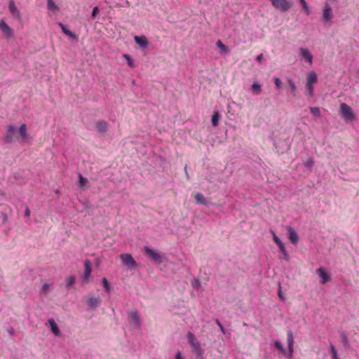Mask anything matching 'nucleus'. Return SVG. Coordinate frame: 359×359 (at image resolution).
<instances>
[{"label":"nucleus","mask_w":359,"mask_h":359,"mask_svg":"<svg viewBox=\"0 0 359 359\" xmlns=\"http://www.w3.org/2000/svg\"><path fill=\"white\" fill-rule=\"evenodd\" d=\"M75 281H76V278H75L74 276H69L66 279L67 286V287H71V286L74 285V283H75Z\"/></svg>","instance_id":"obj_32"},{"label":"nucleus","mask_w":359,"mask_h":359,"mask_svg":"<svg viewBox=\"0 0 359 359\" xmlns=\"http://www.w3.org/2000/svg\"><path fill=\"white\" fill-rule=\"evenodd\" d=\"M18 131L19 137L21 138L22 143H26L29 142V137L27 133V126L25 124L21 125Z\"/></svg>","instance_id":"obj_8"},{"label":"nucleus","mask_w":359,"mask_h":359,"mask_svg":"<svg viewBox=\"0 0 359 359\" xmlns=\"http://www.w3.org/2000/svg\"><path fill=\"white\" fill-rule=\"evenodd\" d=\"M310 111L316 117H320L321 115L320 108L317 107H310Z\"/></svg>","instance_id":"obj_28"},{"label":"nucleus","mask_w":359,"mask_h":359,"mask_svg":"<svg viewBox=\"0 0 359 359\" xmlns=\"http://www.w3.org/2000/svg\"><path fill=\"white\" fill-rule=\"evenodd\" d=\"M50 285L48 283L43 284L42 289H41V293L44 294H47L50 291Z\"/></svg>","instance_id":"obj_38"},{"label":"nucleus","mask_w":359,"mask_h":359,"mask_svg":"<svg viewBox=\"0 0 359 359\" xmlns=\"http://www.w3.org/2000/svg\"><path fill=\"white\" fill-rule=\"evenodd\" d=\"M201 283L199 280L196 279L193 283V286L194 287H198L200 286Z\"/></svg>","instance_id":"obj_46"},{"label":"nucleus","mask_w":359,"mask_h":359,"mask_svg":"<svg viewBox=\"0 0 359 359\" xmlns=\"http://www.w3.org/2000/svg\"><path fill=\"white\" fill-rule=\"evenodd\" d=\"M9 11L11 12L13 17L17 20H20L21 18V13L20 11L15 6V2L13 0H10L9 2Z\"/></svg>","instance_id":"obj_11"},{"label":"nucleus","mask_w":359,"mask_h":359,"mask_svg":"<svg viewBox=\"0 0 359 359\" xmlns=\"http://www.w3.org/2000/svg\"><path fill=\"white\" fill-rule=\"evenodd\" d=\"M25 215L27 217H29L30 216V211L28 207L25 208Z\"/></svg>","instance_id":"obj_48"},{"label":"nucleus","mask_w":359,"mask_h":359,"mask_svg":"<svg viewBox=\"0 0 359 359\" xmlns=\"http://www.w3.org/2000/svg\"><path fill=\"white\" fill-rule=\"evenodd\" d=\"M48 323L50 325V330L52 331V332L54 334L55 336H60V330L56 324V323L55 322L54 319L53 318H50L48 320Z\"/></svg>","instance_id":"obj_20"},{"label":"nucleus","mask_w":359,"mask_h":359,"mask_svg":"<svg viewBox=\"0 0 359 359\" xmlns=\"http://www.w3.org/2000/svg\"><path fill=\"white\" fill-rule=\"evenodd\" d=\"M287 82L290 85L291 91L293 93V95L295 96V93L297 92V86L294 82L292 79H288Z\"/></svg>","instance_id":"obj_31"},{"label":"nucleus","mask_w":359,"mask_h":359,"mask_svg":"<svg viewBox=\"0 0 359 359\" xmlns=\"http://www.w3.org/2000/svg\"><path fill=\"white\" fill-rule=\"evenodd\" d=\"M299 55L302 58L305 59L311 66L313 65V55L307 48H301L299 51Z\"/></svg>","instance_id":"obj_7"},{"label":"nucleus","mask_w":359,"mask_h":359,"mask_svg":"<svg viewBox=\"0 0 359 359\" xmlns=\"http://www.w3.org/2000/svg\"><path fill=\"white\" fill-rule=\"evenodd\" d=\"M0 29L7 38L13 37V29L4 21H0Z\"/></svg>","instance_id":"obj_9"},{"label":"nucleus","mask_w":359,"mask_h":359,"mask_svg":"<svg viewBox=\"0 0 359 359\" xmlns=\"http://www.w3.org/2000/svg\"><path fill=\"white\" fill-rule=\"evenodd\" d=\"M79 187L85 189V185L88 183V180L84 178L81 174L79 175Z\"/></svg>","instance_id":"obj_27"},{"label":"nucleus","mask_w":359,"mask_h":359,"mask_svg":"<svg viewBox=\"0 0 359 359\" xmlns=\"http://www.w3.org/2000/svg\"><path fill=\"white\" fill-rule=\"evenodd\" d=\"M272 233V235H273V241L278 245V246H280L282 245L283 244H284L280 240V238L276 236V234L275 233L274 231H271Z\"/></svg>","instance_id":"obj_36"},{"label":"nucleus","mask_w":359,"mask_h":359,"mask_svg":"<svg viewBox=\"0 0 359 359\" xmlns=\"http://www.w3.org/2000/svg\"><path fill=\"white\" fill-rule=\"evenodd\" d=\"M262 60H263V54H260V55H257V57H256V60L258 62H262Z\"/></svg>","instance_id":"obj_47"},{"label":"nucleus","mask_w":359,"mask_h":359,"mask_svg":"<svg viewBox=\"0 0 359 359\" xmlns=\"http://www.w3.org/2000/svg\"><path fill=\"white\" fill-rule=\"evenodd\" d=\"M274 83H275L276 88H281L282 82L278 78L274 79Z\"/></svg>","instance_id":"obj_43"},{"label":"nucleus","mask_w":359,"mask_h":359,"mask_svg":"<svg viewBox=\"0 0 359 359\" xmlns=\"http://www.w3.org/2000/svg\"><path fill=\"white\" fill-rule=\"evenodd\" d=\"M129 318L133 325L135 327H140V318L137 311L134 310L129 312Z\"/></svg>","instance_id":"obj_10"},{"label":"nucleus","mask_w":359,"mask_h":359,"mask_svg":"<svg viewBox=\"0 0 359 359\" xmlns=\"http://www.w3.org/2000/svg\"><path fill=\"white\" fill-rule=\"evenodd\" d=\"M120 258L122 263L129 268H134L137 265L135 260L130 254H122L121 255Z\"/></svg>","instance_id":"obj_5"},{"label":"nucleus","mask_w":359,"mask_h":359,"mask_svg":"<svg viewBox=\"0 0 359 359\" xmlns=\"http://www.w3.org/2000/svg\"><path fill=\"white\" fill-rule=\"evenodd\" d=\"M126 57V58L128 60V65H130V67H133V60H131V58L130 57L129 55H124Z\"/></svg>","instance_id":"obj_44"},{"label":"nucleus","mask_w":359,"mask_h":359,"mask_svg":"<svg viewBox=\"0 0 359 359\" xmlns=\"http://www.w3.org/2000/svg\"><path fill=\"white\" fill-rule=\"evenodd\" d=\"M278 248H279L280 252L283 253L285 259L286 260H289V255H288L287 252L285 248V245L283 244L282 245L279 246Z\"/></svg>","instance_id":"obj_34"},{"label":"nucleus","mask_w":359,"mask_h":359,"mask_svg":"<svg viewBox=\"0 0 359 359\" xmlns=\"http://www.w3.org/2000/svg\"><path fill=\"white\" fill-rule=\"evenodd\" d=\"M98 13H99V8H98V7L95 6L93 9V11H92V13H91L92 18H95L97 16V15L98 14Z\"/></svg>","instance_id":"obj_42"},{"label":"nucleus","mask_w":359,"mask_h":359,"mask_svg":"<svg viewBox=\"0 0 359 359\" xmlns=\"http://www.w3.org/2000/svg\"><path fill=\"white\" fill-rule=\"evenodd\" d=\"M323 18L326 20H330L332 18V8L330 5L326 4L323 12Z\"/></svg>","instance_id":"obj_21"},{"label":"nucleus","mask_w":359,"mask_h":359,"mask_svg":"<svg viewBox=\"0 0 359 359\" xmlns=\"http://www.w3.org/2000/svg\"><path fill=\"white\" fill-rule=\"evenodd\" d=\"M96 128L100 133H104L108 128V123L104 121H99L96 123Z\"/></svg>","instance_id":"obj_22"},{"label":"nucleus","mask_w":359,"mask_h":359,"mask_svg":"<svg viewBox=\"0 0 359 359\" xmlns=\"http://www.w3.org/2000/svg\"><path fill=\"white\" fill-rule=\"evenodd\" d=\"M288 231V238L293 244H297L299 241V236L294 229L290 226H287Z\"/></svg>","instance_id":"obj_13"},{"label":"nucleus","mask_w":359,"mask_h":359,"mask_svg":"<svg viewBox=\"0 0 359 359\" xmlns=\"http://www.w3.org/2000/svg\"><path fill=\"white\" fill-rule=\"evenodd\" d=\"M274 345L275 347L280 351L283 354H286V350L284 348L283 346L280 341H275Z\"/></svg>","instance_id":"obj_33"},{"label":"nucleus","mask_w":359,"mask_h":359,"mask_svg":"<svg viewBox=\"0 0 359 359\" xmlns=\"http://www.w3.org/2000/svg\"><path fill=\"white\" fill-rule=\"evenodd\" d=\"M47 6L48 10L55 11L58 9L57 5L53 0H48Z\"/></svg>","instance_id":"obj_29"},{"label":"nucleus","mask_w":359,"mask_h":359,"mask_svg":"<svg viewBox=\"0 0 359 359\" xmlns=\"http://www.w3.org/2000/svg\"><path fill=\"white\" fill-rule=\"evenodd\" d=\"M340 114L346 121H353L355 119V116L353 110L346 103L341 104Z\"/></svg>","instance_id":"obj_2"},{"label":"nucleus","mask_w":359,"mask_h":359,"mask_svg":"<svg viewBox=\"0 0 359 359\" xmlns=\"http://www.w3.org/2000/svg\"><path fill=\"white\" fill-rule=\"evenodd\" d=\"M299 1L305 13L307 15H309L311 14V11L305 0H299Z\"/></svg>","instance_id":"obj_26"},{"label":"nucleus","mask_w":359,"mask_h":359,"mask_svg":"<svg viewBox=\"0 0 359 359\" xmlns=\"http://www.w3.org/2000/svg\"><path fill=\"white\" fill-rule=\"evenodd\" d=\"M102 283L105 291L109 292L110 291V285L107 280L105 278H103L102 280Z\"/></svg>","instance_id":"obj_35"},{"label":"nucleus","mask_w":359,"mask_h":359,"mask_svg":"<svg viewBox=\"0 0 359 359\" xmlns=\"http://www.w3.org/2000/svg\"><path fill=\"white\" fill-rule=\"evenodd\" d=\"M313 161L312 158H308L307 160H306L304 162V165L308 168H311L313 165Z\"/></svg>","instance_id":"obj_40"},{"label":"nucleus","mask_w":359,"mask_h":359,"mask_svg":"<svg viewBox=\"0 0 359 359\" xmlns=\"http://www.w3.org/2000/svg\"><path fill=\"white\" fill-rule=\"evenodd\" d=\"M251 90L254 95H258L262 93L261 85L257 83H254L251 86Z\"/></svg>","instance_id":"obj_24"},{"label":"nucleus","mask_w":359,"mask_h":359,"mask_svg":"<svg viewBox=\"0 0 359 359\" xmlns=\"http://www.w3.org/2000/svg\"><path fill=\"white\" fill-rule=\"evenodd\" d=\"M219 113L215 112L214 114L212 116V124L213 126L216 127L218 126V121H219Z\"/></svg>","instance_id":"obj_30"},{"label":"nucleus","mask_w":359,"mask_h":359,"mask_svg":"<svg viewBox=\"0 0 359 359\" xmlns=\"http://www.w3.org/2000/svg\"><path fill=\"white\" fill-rule=\"evenodd\" d=\"M215 323H216V324L219 326V327L220 328V330H221L223 333H224V327H223L222 325L221 324V323L219 322V320L217 319V320H216V321H215Z\"/></svg>","instance_id":"obj_45"},{"label":"nucleus","mask_w":359,"mask_h":359,"mask_svg":"<svg viewBox=\"0 0 359 359\" xmlns=\"http://www.w3.org/2000/svg\"><path fill=\"white\" fill-rule=\"evenodd\" d=\"M272 6L282 11H287L292 6V3L290 0H271Z\"/></svg>","instance_id":"obj_3"},{"label":"nucleus","mask_w":359,"mask_h":359,"mask_svg":"<svg viewBox=\"0 0 359 359\" xmlns=\"http://www.w3.org/2000/svg\"><path fill=\"white\" fill-rule=\"evenodd\" d=\"M175 359H183L182 354L180 351H177L176 353Z\"/></svg>","instance_id":"obj_49"},{"label":"nucleus","mask_w":359,"mask_h":359,"mask_svg":"<svg viewBox=\"0 0 359 359\" xmlns=\"http://www.w3.org/2000/svg\"><path fill=\"white\" fill-rule=\"evenodd\" d=\"M144 253L147 256H148L153 261L157 262V263H161L162 262V257L161 255L151 249L149 247L146 246L144 248Z\"/></svg>","instance_id":"obj_4"},{"label":"nucleus","mask_w":359,"mask_h":359,"mask_svg":"<svg viewBox=\"0 0 359 359\" xmlns=\"http://www.w3.org/2000/svg\"><path fill=\"white\" fill-rule=\"evenodd\" d=\"M317 273L319 275V276L321 278L320 283L322 284H325L330 279V276L327 273L325 270L323 268H319L318 269H317Z\"/></svg>","instance_id":"obj_15"},{"label":"nucleus","mask_w":359,"mask_h":359,"mask_svg":"<svg viewBox=\"0 0 359 359\" xmlns=\"http://www.w3.org/2000/svg\"><path fill=\"white\" fill-rule=\"evenodd\" d=\"M17 132V129L13 126H8L7 127L6 133V137L5 141L7 143H11L14 140V135L15 133Z\"/></svg>","instance_id":"obj_6"},{"label":"nucleus","mask_w":359,"mask_h":359,"mask_svg":"<svg viewBox=\"0 0 359 359\" xmlns=\"http://www.w3.org/2000/svg\"><path fill=\"white\" fill-rule=\"evenodd\" d=\"M134 40L135 43L142 48H146L149 46V41L145 36H135Z\"/></svg>","instance_id":"obj_14"},{"label":"nucleus","mask_w":359,"mask_h":359,"mask_svg":"<svg viewBox=\"0 0 359 359\" xmlns=\"http://www.w3.org/2000/svg\"><path fill=\"white\" fill-rule=\"evenodd\" d=\"M318 82V76L314 71H310L306 74V89L311 97L314 96V85Z\"/></svg>","instance_id":"obj_1"},{"label":"nucleus","mask_w":359,"mask_h":359,"mask_svg":"<svg viewBox=\"0 0 359 359\" xmlns=\"http://www.w3.org/2000/svg\"><path fill=\"white\" fill-rule=\"evenodd\" d=\"M330 353L332 354V359H339L337 350L333 345L330 346Z\"/></svg>","instance_id":"obj_39"},{"label":"nucleus","mask_w":359,"mask_h":359,"mask_svg":"<svg viewBox=\"0 0 359 359\" xmlns=\"http://www.w3.org/2000/svg\"><path fill=\"white\" fill-rule=\"evenodd\" d=\"M101 298L99 297H90L88 299L87 303L90 308L95 309L101 304Z\"/></svg>","instance_id":"obj_16"},{"label":"nucleus","mask_w":359,"mask_h":359,"mask_svg":"<svg viewBox=\"0 0 359 359\" xmlns=\"http://www.w3.org/2000/svg\"><path fill=\"white\" fill-rule=\"evenodd\" d=\"M217 46L222 53H228L229 52V48L227 46H226L220 40L217 41Z\"/></svg>","instance_id":"obj_25"},{"label":"nucleus","mask_w":359,"mask_h":359,"mask_svg":"<svg viewBox=\"0 0 359 359\" xmlns=\"http://www.w3.org/2000/svg\"><path fill=\"white\" fill-rule=\"evenodd\" d=\"M194 199L196 200V203L201 205H207V200L204 197V196L201 193H196L194 195Z\"/></svg>","instance_id":"obj_23"},{"label":"nucleus","mask_w":359,"mask_h":359,"mask_svg":"<svg viewBox=\"0 0 359 359\" xmlns=\"http://www.w3.org/2000/svg\"><path fill=\"white\" fill-rule=\"evenodd\" d=\"M278 294L279 298H280L282 301H285V296H283V292H282V290H281V287H280V286H279V287H278Z\"/></svg>","instance_id":"obj_41"},{"label":"nucleus","mask_w":359,"mask_h":359,"mask_svg":"<svg viewBox=\"0 0 359 359\" xmlns=\"http://www.w3.org/2000/svg\"><path fill=\"white\" fill-rule=\"evenodd\" d=\"M193 352H194L198 357H202L203 354V349L201 348L200 343L196 340L190 344Z\"/></svg>","instance_id":"obj_18"},{"label":"nucleus","mask_w":359,"mask_h":359,"mask_svg":"<svg viewBox=\"0 0 359 359\" xmlns=\"http://www.w3.org/2000/svg\"><path fill=\"white\" fill-rule=\"evenodd\" d=\"M84 267H85V271H84V276L83 278L84 280L88 281L89 279L92 269H91V262L89 260H86L84 262Z\"/></svg>","instance_id":"obj_19"},{"label":"nucleus","mask_w":359,"mask_h":359,"mask_svg":"<svg viewBox=\"0 0 359 359\" xmlns=\"http://www.w3.org/2000/svg\"><path fill=\"white\" fill-rule=\"evenodd\" d=\"M58 25L61 27L62 32L65 35L68 36L69 38H71V39H74L75 41H78V39H79L78 35L72 33L62 23L59 22Z\"/></svg>","instance_id":"obj_17"},{"label":"nucleus","mask_w":359,"mask_h":359,"mask_svg":"<svg viewBox=\"0 0 359 359\" xmlns=\"http://www.w3.org/2000/svg\"><path fill=\"white\" fill-rule=\"evenodd\" d=\"M187 337L188 342L189 343V344H191L193 342L196 341L194 334L192 332H189L187 333Z\"/></svg>","instance_id":"obj_37"},{"label":"nucleus","mask_w":359,"mask_h":359,"mask_svg":"<svg viewBox=\"0 0 359 359\" xmlns=\"http://www.w3.org/2000/svg\"><path fill=\"white\" fill-rule=\"evenodd\" d=\"M287 346L289 351V357L292 358L294 352V337L293 334L291 331L288 332L287 334Z\"/></svg>","instance_id":"obj_12"}]
</instances>
